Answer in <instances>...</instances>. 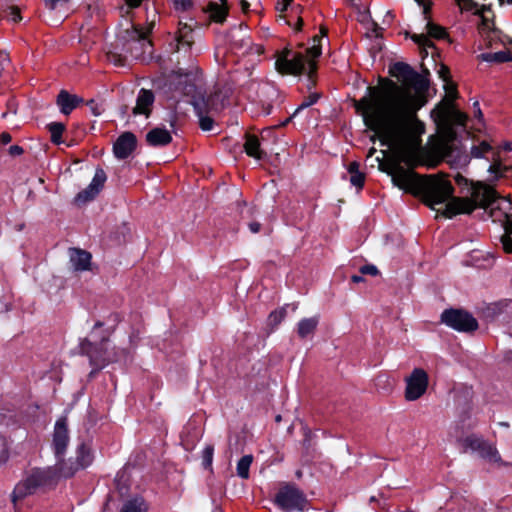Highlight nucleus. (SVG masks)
<instances>
[{
    "mask_svg": "<svg viewBox=\"0 0 512 512\" xmlns=\"http://www.w3.org/2000/svg\"><path fill=\"white\" fill-rule=\"evenodd\" d=\"M390 74L403 85L386 80L379 86L368 87L367 94L355 102V108L363 117L365 126L374 132L371 140L377 138L382 146L395 151L402 162L413 166L420 137L425 131L424 124L417 117L424 100L406 87L423 93L428 90L429 81L403 62L395 63Z\"/></svg>",
    "mask_w": 512,
    "mask_h": 512,
    "instance_id": "obj_1",
    "label": "nucleus"
},
{
    "mask_svg": "<svg viewBox=\"0 0 512 512\" xmlns=\"http://www.w3.org/2000/svg\"><path fill=\"white\" fill-rule=\"evenodd\" d=\"M389 174L394 185L415 195H421L424 202L435 209V205L445 203L452 197L454 188L444 174L428 175L420 178L412 169L394 163Z\"/></svg>",
    "mask_w": 512,
    "mask_h": 512,
    "instance_id": "obj_2",
    "label": "nucleus"
},
{
    "mask_svg": "<svg viewBox=\"0 0 512 512\" xmlns=\"http://www.w3.org/2000/svg\"><path fill=\"white\" fill-rule=\"evenodd\" d=\"M200 74L198 69L185 72L182 69L173 71L167 79L169 91L179 96H187L191 98V104L199 119V126L203 131H210L213 128L214 120L210 114L215 110L213 105V97L207 98L201 96L196 97L199 89Z\"/></svg>",
    "mask_w": 512,
    "mask_h": 512,
    "instance_id": "obj_3",
    "label": "nucleus"
},
{
    "mask_svg": "<svg viewBox=\"0 0 512 512\" xmlns=\"http://www.w3.org/2000/svg\"><path fill=\"white\" fill-rule=\"evenodd\" d=\"M327 32V28L321 26L320 34L312 38V45L305 50V53L292 52L290 50L283 51L275 62L277 71L281 74L292 75L306 73L308 75V81L311 85H314L313 77L317 70L316 59L320 57L322 53L321 41L327 36Z\"/></svg>",
    "mask_w": 512,
    "mask_h": 512,
    "instance_id": "obj_4",
    "label": "nucleus"
},
{
    "mask_svg": "<svg viewBox=\"0 0 512 512\" xmlns=\"http://www.w3.org/2000/svg\"><path fill=\"white\" fill-rule=\"evenodd\" d=\"M479 207H500L496 191L489 185L478 183L472 187L471 198H451L445 205L444 215L448 218L460 213H471Z\"/></svg>",
    "mask_w": 512,
    "mask_h": 512,
    "instance_id": "obj_5",
    "label": "nucleus"
},
{
    "mask_svg": "<svg viewBox=\"0 0 512 512\" xmlns=\"http://www.w3.org/2000/svg\"><path fill=\"white\" fill-rule=\"evenodd\" d=\"M45 473L42 468H35L25 479L16 484L12 492V502L15 508H17L18 501L34 494L38 488L50 486Z\"/></svg>",
    "mask_w": 512,
    "mask_h": 512,
    "instance_id": "obj_6",
    "label": "nucleus"
},
{
    "mask_svg": "<svg viewBox=\"0 0 512 512\" xmlns=\"http://www.w3.org/2000/svg\"><path fill=\"white\" fill-rule=\"evenodd\" d=\"M441 322L458 332H473L478 328V322L467 311L461 309H446L441 313Z\"/></svg>",
    "mask_w": 512,
    "mask_h": 512,
    "instance_id": "obj_7",
    "label": "nucleus"
},
{
    "mask_svg": "<svg viewBox=\"0 0 512 512\" xmlns=\"http://www.w3.org/2000/svg\"><path fill=\"white\" fill-rule=\"evenodd\" d=\"M275 503L285 512L303 510L307 504L305 494L295 485H285L275 495Z\"/></svg>",
    "mask_w": 512,
    "mask_h": 512,
    "instance_id": "obj_8",
    "label": "nucleus"
},
{
    "mask_svg": "<svg viewBox=\"0 0 512 512\" xmlns=\"http://www.w3.org/2000/svg\"><path fill=\"white\" fill-rule=\"evenodd\" d=\"M42 470L43 472H47L45 475L47 476V481L51 486L56 484L61 478L67 479L73 477L81 469L73 458L64 459V457H60L56 458L55 465L42 468Z\"/></svg>",
    "mask_w": 512,
    "mask_h": 512,
    "instance_id": "obj_9",
    "label": "nucleus"
},
{
    "mask_svg": "<svg viewBox=\"0 0 512 512\" xmlns=\"http://www.w3.org/2000/svg\"><path fill=\"white\" fill-rule=\"evenodd\" d=\"M405 382V399L408 401H415L426 392L429 383V377L424 369L415 368L405 379Z\"/></svg>",
    "mask_w": 512,
    "mask_h": 512,
    "instance_id": "obj_10",
    "label": "nucleus"
},
{
    "mask_svg": "<svg viewBox=\"0 0 512 512\" xmlns=\"http://www.w3.org/2000/svg\"><path fill=\"white\" fill-rule=\"evenodd\" d=\"M493 25V22L486 15H483V20L479 25V32L485 46L487 48H494L498 44L504 46L512 44V38L495 29Z\"/></svg>",
    "mask_w": 512,
    "mask_h": 512,
    "instance_id": "obj_11",
    "label": "nucleus"
},
{
    "mask_svg": "<svg viewBox=\"0 0 512 512\" xmlns=\"http://www.w3.org/2000/svg\"><path fill=\"white\" fill-rule=\"evenodd\" d=\"M70 441L67 417L57 419L52 435V450L55 458L64 457Z\"/></svg>",
    "mask_w": 512,
    "mask_h": 512,
    "instance_id": "obj_12",
    "label": "nucleus"
},
{
    "mask_svg": "<svg viewBox=\"0 0 512 512\" xmlns=\"http://www.w3.org/2000/svg\"><path fill=\"white\" fill-rule=\"evenodd\" d=\"M427 34H413L411 36V39L419 45V47L422 49V57H426L428 55L427 48L434 47L433 42L430 40V38L435 39H444L447 36L446 31L443 27L428 21L426 25Z\"/></svg>",
    "mask_w": 512,
    "mask_h": 512,
    "instance_id": "obj_13",
    "label": "nucleus"
},
{
    "mask_svg": "<svg viewBox=\"0 0 512 512\" xmlns=\"http://www.w3.org/2000/svg\"><path fill=\"white\" fill-rule=\"evenodd\" d=\"M446 159L447 162L455 168H463L466 167L470 162V156L466 152H462L457 148H454L449 143H446L441 146V155L440 157L429 164V166L434 167L442 160Z\"/></svg>",
    "mask_w": 512,
    "mask_h": 512,
    "instance_id": "obj_14",
    "label": "nucleus"
},
{
    "mask_svg": "<svg viewBox=\"0 0 512 512\" xmlns=\"http://www.w3.org/2000/svg\"><path fill=\"white\" fill-rule=\"evenodd\" d=\"M106 179L107 176L105 171L102 168H97L94 177L88 187L80 191L75 196V202L77 204H82L93 200L103 188Z\"/></svg>",
    "mask_w": 512,
    "mask_h": 512,
    "instance_id": "obj_15",
    "label": "nucleus"
},
{
    "mask_svg": "<svg viewBox=\"0 0 512 512\" xmlns=\"http://www.w3.org/2000/svg\"><path fill=\"white\" fill-rule=\"evenodd\" d=\"M81 349L83 353L89 357L90 364L96 370L104 368L112 361L109 357L106 356V351L102 345H97L86 340L82 343Z\"/></svg>",
    "mask_w": 512,
    "mask_h": 512,
    "instance_id": "obj_16",
    "label": "nucleus"
},
{
    "mask_svg": "<svg viewBox=\"0 0 512 512\" xmlns=\"http://www.w3.org/2000/svg\"><path fill=\"white\" fill-rule=\"evenodd\" d=\"M136 146V136L132 132H124L115 141L113 152L116 158L126 159L134 152Z\"/></svg>",
    "mask_w": 512,
    "mask_h": 512,
    "instance_id": "obj_17",
    "label": "nucleus"
},
{
    "mask_svg": "<svg viewBox=\"0 0 512 512\" xmlns=\"http://www.w3.org/2000/svg\"><path fill=\"white\" fill-rule=\"evenodd\" d=\"M154 101L155 96L151 90L145 88L140 89L136 98V105L132 109V114L134 116L143 115L148 118L151 114Z\"/></svg>",
    "mask_w": 512,
    "mask_h": 512,
    "instance_id": "obj_18",
    "label": "nucleus"
},
{
    "mask_svg": "<svg viewBox=\"0 0 512 512\" xmlns=\"http://www.w3.org/2000/svg\"><path fill=\"white\" fill-rule=\"evenodd\" d=\"M83 102V98L76 94H71L67 90H61L56 98L60 112L64 115H69L75 108Z\"/></svg>",
    "mask_w": 512,
    "mask_h": 512,
    "instance_id": "obj_19",
    "label": "nucleus"
},
{
    "mask_svg": "<svg viewBox=\"0 0 512 512\" xmlns=\"http://www.w3.org/2000/svg\"><path fill=\"white\" fill-rule=\"evenodd\" d=\"M146 142L152 147L166 146L172 142V136L167 129L156 127L146 134Z\"/></svg>",
    "mask_w": 512,
    "mask_h": 512,
    "instance_id": "obj_20",
    "label": "nucleus"
},
{
    "mask_svg": "<svg viewBox=\"0 0 512 512\" xmlns=\"http://www.w3.org/2000/svg\"><path fill=\"white\" fill-rule=\"evenodd\" d=\"M91 254L85 250L74 248L70 254V262L76 271L90 270Z\"/></svg>",
    "mask_w": 512,
    "mask_h": 512,
    "instance_id": "obj_21",
    "label": "nucleus"
},
{
    "mask_svg": "<svg viewBox=\"0 0 512 512\" xmlns=\"http://www.w3.org/2000/svg\"><path fill=\"white\" fill-rule=\"evenodd\" d=\"M504 204V235L501 237V242L503 245V249L506 253H512V217L508 215L506 212L507 209H510V202L503 201Z\"/></svg>",
    "mask_w": 512,
    "mask_h": 512,
    "instance_id": "obj_22",
    "label": "nucleus"
},
{
    "mask_svg": "<svg viewBox=\"0 0 512 512\" xmlns=\"http://www.w3.org/2000/svg\"><path fill=\"white\" fill-rule=\"evenodd\" d=\"M439 117L443 122L450 125L464 126L466 122V115L460 111L452 109V107H444L439 110Z\"/></svg>",
    "mask_w": 512,
    "mask_h": 512,
    "instance_id": "obj_23",
    "label": "nucleus"
},
{
    "mask_svg": "<svg viewBox=\"0 0 512 512\" xmlns=\"http://www.w3.org/2000/svg\"><path fill=\"white\" fill-rule=\"evenodd\" d=\"M319 323V318L317 316L311 318H303L297 324V333L301 339H305L308 336L312 335Z\"/></svg>",
    "mask_w": 512,
    "mask_h": 512,
    "instance_id": "obj_24",
    "label": "nucleus"
},
{
    "mask_svg": "<svg viewBox=\"0 0 512 512\" xmlns=\"http://www.w3.org/2000/svg\"><path fill=\"white\" fill-rule=\"evenodd\" d=\"M76 458L74 459L77 462V465L80 469H85L90 466L93 462V454L88 445L85 443H81L77 447Z\"/></svg>",
    "mask_w": 512,
    "mask_h": 512,
    "instance_id": "obj_25",
    "label": "nucleus"
},
{
    "mask_svg": "<svg viewBox=\"0 0 512 512\" xmlns=\"http://www.w3.org/2000/svg\"><path fill=\"white\" fill-rule=\"evenodd\" d=\"M244 150L246 154L255 159H262L264 153L260 148V141L255 135H246Z\"/></svg>",
    "mask_w": 512,
    "mask_h": 512,
    "instance_id": "obj_26",
    "label": "nucleus"
},
{
    "mask_svg": "<svg viewBox=\"0 0 512 512\" xmlns=\"http://www.w3.org/2000/svg\"><path fill=\"white\" fill-rule=\"evenodd\" d=\"M148 504L142 496H135L125 501L119 512H147Z\"/></svg>",
    "mask_w": 512,
    "mask_h": 512,
    "instance_id": "obj_27",
    "label": "nucleus"
},
{
    "mask_svg": "<svg viewBox=\"0 0 512 512\" xmlns=\"http://www.w3.org/2000/svg\"><path fill=\"white\" fill-rule=\"evenodd\" d=\"M478 59L489 63H505L512 61V53L508 50L482 53L478 56Z\"/></svg>",
    "mask_w": 512,
    "mask_h": 512,
    "instance_id": "obj_28",
    "label": "nucleus"
},
{
    "mask_svg": "<svg viewBox=\"0 0 512 512\" xmlns=\"http://www.w3.org/2000/svg\"><path fill=\"white\" fill-rule=\"evenodd\" d=\"M359 163L356 161L351 162L348 165V173L350 174V183L355 186L358 190H361L364 186L365 175L359 170Z\"/></svg>",
    "mask_w": 512,
    "mask_h": 512,
    "instance_id": "obj_29",
    "label": "nucleus"
},
{
    "mask_svg": "<svg viewBox=\"0 0 512 512\" xmlns=\"http://www.w3.org/2000/svg\"><path fill=\"white\" fill-rule=\"evenodd\" d=\"M458 6L462 11L472 12L475 15H479L481 17V21L483 20V15H486V12H490V9L483 5L481 8L478 7V4L473 0H455Z\"/></svg>",
    "mask_w": 512,
    "mask_h": 512,
    "instance_id": "obj_30",
    "label": "nucleus"
},
{
    "mask_svg": "<svg viewBox=\"0 0 512 512\" xmlns=\"http://www.w3.org/2000/svg\"><path fill=\"white\" fill-rule=\"evenodd\" d=\"M489 154H493V150L491 145L487 141H482L478 145H473L470 149V159L471 158H484Z\"/></svg>",
    "mask_w": 512,
    "mask_h": 512,
    "instance_id": "obj_31",
    "label": "nucleus"
},
{
    "mask_svg": "<svg viewBox=\"0 0 512 512\" xmlns=\"http://www.w3.org/2000/svg\"><path fill=\"white\" fill-rule=\"evenodd\" d=\"M253 461L252 455H244L237 463V475L242 479L249 478V469Z\"/></svg>",
    "mask_w": 512,
    "mask_h": 512,
    "instance_id": "obj_32",
    "label": "nucleus"
},
{
    "mask_svg": "<svg viewBox=\"0 0 512 512\" xmlns=\"http://www.w3.org/2000/svg\"><path fill=\"white\" fill-rule=\"evenodd\" d=\"M47 127L51 135V142L54 144L62 143V134L65 130V125L60 122H52L48 124Z\"/></svg>",
    "mask_w": 512,
    "mask_h": 512,
    "instance_id": "obj_33",
    "label": "nucleus"
},
{
    "mask_svg": "<svg viewBox=\"0 0 512 512\" xmlns=\"http://www.w3.org/2000/svg\"><path fill=\"white\" fill-rule=\"evenodd\" d=\"M481 457L488 459L489 461L499 463L501 456L495 446L487 444L479 451Z\"/></svg>",
    "mask_w": 512,
    "mask_h": 512,
    "instance_id": "obj_34",
    "label": "nucleus"
},
{
    "mask_svg": "<svg viewBox=\"0 0 512 512\" xmlns=\"http://www.w3.org/2000/svg\"><path fill=\"white\" fill-rule=\"evenodd\" d=\"M210 10L212 12L213 19L216 22H222L227 16L228 10L226 5H218L216 3L210 4Z\"/></svg>",
    "mask_w": 512,
    "mask_h": 512,
    "instance_id": "obj_35",
    "label": "nucleus"
},
{
    "mask_svg": "<svg viewBox=\"0 0 512 512\" xmlns=\"http://www.w3.org/2000/svg\"><path fill=\"white\" fill-rule=\"evenodd\" d=\"M465 444L471 450L479 452L487 444V441L480 437L470 436L465 439Z\"/></svg>",
    "mask_w": 512,
    "mask_h": 512,
    "instance_id": "obj_36",
    "label": "nucleus"
},
{
    "mask_svg": "<svg viewBox=\"0 0 512 512\" xmlns=\"http://www.w3.org/2000/svg\"><path fill=\"white\" fill-rule=\"evenodd\" d=\"M214 447L206 445L202 450V463L205 468H210L213 462Z\"/></svg>",
    "mask_w": 512,
    "mask_h": 512,
    "instance_id": "obj_37",
    "label": "nucleus"
},
{
    "mask_svg": "<svg viewBox=\"0 0 512 512\" xmlns=\"http://www.w3.org/2000/svg\"><path fill=\"white\" fill-rule=\"evenodd\" d=\"M447 98V107H450L452 102L457 98L458 92L454 83L447 82L444 86Z\"/></svg>",
    "mask_w": 512,
    "mask_h": 512,
    "instance_id": "obj_38",
    "label": "nucleus"
},
{
    "mask_svg": "<svg viewBox=\"0 0 512 512\" xmlns=\"http://www.w3.org/2000/svg\"><path fill=\"white\" fill-rule=\"evenodd\" d=\"M285 309L274 310L269 314V322L273 326L279 325L285 318Z\"/></svg>",
    "mask_w": 512,
    "mask_h": 512,
    "instance_id": "obj_39",
    "label": "nucleus"
},
{
    "mask_svg": "<svg viewBox=\"0 0 512 512\" xmlns=\"http://www.w3.org/2000/svg\"><path fill=\"white\" fill-rule=\"evenodd\" d=\"M319 99V94L312 93L310 94L295 110L294 114H297L300 110L310 107L315 104Z\"/></svg>",
    "mask_w": 512,
    "mask_h": 512,
    "instance_id": "obj_40",
    "label": "nucleus"
},
{
    "mask_svg": "<svg viewBox=\"0 0 512 512\" xmlns=\"http://www.w3.org/2000/svg\"><path fill=\"white\" fill-rule=\"evenodd\" d=\"M507 170L506 166H503L500 162H493L488 171L494 175L495 178H499L504 175V172Z\"/></svg>",
    "mask_w": 512,
    "mask_h": 512,
    "instance_id": "obj_41",
    "label": "nucleus"
},
{
    "mask_svg": "<svg viewBox=\"0 0 512 512\" xmlns=\"http://www.w3.org/2000/svg\"><path fill=\"white\" fill-rule=\"evenodd\" d=\"M87 106L89 107L91 113L95 116H99L104 112L103 106L94 100L88 101Z\"/></svg>",
    "mask_w": 512,
    "mask_h": 512,
    "instance_id": "obj_42",
    "label": "nucleus"
},
{
    "mask_svg": "<svg viewBox=\"0 0 512 512\" xmlns=\"http://www.w3.org/2000/svg\"><path fill=\"white\" fill-rule=\"evenodd\" d=\"M360 273L364 275L376 276L379 274V270L375 265L367 264L360 268Z\"/></svg>",
    "mask_w": 512,
    "mask_h": 512,
    "instance_id": "obj_43",
    "label": "nucleus"
},
{
    "mask_svg": "<svg viewBox=\"0 0 512 512\" xmlns=\"http://www.w3.org/2000/svg\"><path fill=\"white\" fill-rule=\"evenodd\" d=\"M292 1L293 0H278L276 4V10L279 12L286 11Z\"/></svg>",
    "mask_w": 512,
    "mask_h": 512,
    "instance_id": "obj_44",
    "label": "nucleus"
},
{
    "mask_svg": "<svg viewBox=\"0 0 512 512\" xmlns=\"http://www.w3.org/2000/svg\"><path fill=\"white\" fill-rule=\"evenodd\" d=\"M8 152L11 156L15 157V156H20L23 154L24 150L21 146L19 145H12L9 147L8 149Z\"/></svg>",
    "mask_w": 512,
    "mask_h": 512,
    "instance_id": "obj_45",
    "label": "nucleus"
},
{
    "mask_svg": "<svg viewBox=\"0 0 512 512\" xmlns=\"http://www.w3.org/2000/svg\"><path fill=\"white\" fill-rule=\"evenodd\" d=\"M11 140H12V137H11V135L8 132H2L0 134V142L3 145H6V144L10 143Z\"/></svg>",
    "mask_w": 512,
    "mask_h": 512,
    "instance_id": "obj_46",
    "label": "nucleus"
},
{
    "mask_svg": "<svg viewBox=\"0 0 512 512\" xmlns=\"http://www.w3.org/2000/svg\"><path fill=\"white\" fill-rule=\"evenodd\" d=\"M176 5H181L183 10L189 9L192 6L191 0H176Z\"/></svg>",
    "mask_w": 512,
    "mask_h": 512,
    "instance_id": "obj_47",
    "label": "nucleus"
},
{
    "mask_svg": "<svg viewBox=\"0 0 512 512\" xmlns=\"http://www.w3.org/2000/svg\"><path fill=\"white\" fill-rule=\"evenodd\" d=\"M439 74L441 76V78L447 83L449 82L448 81V78H449V70L447 67L445 66H442L440 71H439Z\"/></svg>",
    "mask_w": 512,
    "mask_h": 512,
    "instance_id": "obj_48",
    "label": "nucleus"
},
{
    "mask_svg": "<svg viewBox=\"0 0 512 512\" xmlns=\"http://www.w3.org/2000/svg\"><path fill=\"white\" fill-rule=\"evenodd\" d=\"M143 0H125L126 4L130 7V8H137L141 5Z\"/></svg>",
    "mask_w": 512,
    "mask_h": 512,
    "instance_id": "obj_49",
    "label": "nucleus"
},
{
    "mask_svg": "<svg viewBox=\"0 0 512 512\" xmlns=\"http://www.w3.org/2000/svg\"><path fill=\"white\" fill-rule=\"evenodd\" d=\"M261 225L258 222H251L249 224V229L252 233H258L260 231Z\"/></svg>",
    "mask_w": 512,
    "mask_h": 512,
    "instance_id": "obj_50",
    "label": "nucleus"
},
{
    "mask_svg": "<svg viewBox=\"0 0 512 512\" xmlns=\"http://www.w3.org/2000/svg\"><path fill=\"white\" fill-rule=\"evenodd\" d=\"M60 0H44L45 2V5L49 8V9H55L57 3L59 2Z\"/></svg>",
    "mask_w": 512,
    "mask_h": 512,
    "instance_id": "obj_51",
    "label": "nucleus"
},
{
    "mask_svg": "<svg viewBox=\"0 0 512 512\" xmlns=\"http://www.w3.org/2000/svg\"><path fill=\"white\" fill-rule=\"evenodd\" d=\"M21 19L20 13L17 8L12 9V20L17 22Z\"/></svg>",
    "mask_w": 512,
    "mask_h": 512,
    "instance_id": "obj_52",
    "label": "nucleus"
},
{
    "mask_svg": "<svg viewBox=\"0 0 512 512\" xmlns=\"http://www.w3.org/2000/svg\"><path fill=\"white\" fill-rule=\"evenodd\" d=\"M134 33L136 34L137 39H145L146 37V34L136 27L134 28Z\"/></svg>",
    "mask_w": 512,
    "mask_h": 512,
    "instance_id": "obj_53",
    "label": "nucleus"
},
{
    "mask_svg": "<svg viewBox=\"0 0 512 512\" xmlns=\"http://www.w3.org/2000/svg\"><path fill=\"white\" fill-rule=\"evenodd\" d=\"M473 106H474V109H475L476 116L478 118H481L482 117V112L480 110L479 103L476 101V102H474Z\"/></svg>",
    "mask_w": 512,
    "mask_h": 512,
    "instance_id": "obj_54",
    "label": "nucleus"
},
{
    "mask_svg": "<svg viewBox=\"0 0 512 512\" xmlns=\"http://www.w3.org/2000/svg\"><path fill=\"white\" fill-rule=\"evenodd\" d=\"M249 7H250V5L246 0H241V9L243 12H245V13L248 12Z\"/></svg>",
    "mask_w": 512,
    "mask_h": 512,
    "instance_id": "obj_55",
    "label": "nucleus"
},
{
    "mask_svg": "<svg viewBox=\"0 0 512 512\" xmlns=\"http://www.w3.org/2000/svg\"><path fill=\"white\" fill-rule=\"evenodd\" d=\"M364 280V278L361 275H352L351 281L354 283H360Z\"/></svg>",
    "mask_w": 512,
    "mask_h": 512,
    "instance_id": "obj_56",
    "label": "nucleus"
},
{
    "mask_svg": "<svg viewBox=\"0 0 512 512\" xmlns=\"http://www.w3.org/2000/svg\"><path fill=\"white\" fill-rule=\"evenodd\" d=\"M104 326V323L101 322V321H97L95 324H94V329H98V328H101Z\"/></svg>",
    "mask_w": 512,
    "mask_h": 512,
    "instance_id": "obj_57",
    "label": "nucleus"
},
{
    "mask_svg": "<svg viewBox=\"0 0 512 512\" xmlns=\"http://www.w3.org/2000/svg\"><path fill=\"white\" fill-rule=\"evenodd\" d=\"M295 115H296V114H294V113H293L289 118H287L286 120H284V122H283L281 125H282V126L287 125Z\"/></svg>",
    "mask_w": 512,
    "mask_h": 512,
    "instance_id": "obj_58",
    "label": "nucleus"
},
{
    "mask_svg": "<svg viewBox=\"0 0 512 512\" xmlns=\"http://www.w3.org/2000/svg\"><path fill=\"white\" fill-rule=\"evenodd\" d=\"M448 138L453 139L455 137V133L452 131L451 128L448 129Z\"/></svg>",
    "mask_w": 512,
    "mask_h": 512,
    "instance_id": "obj_59",
    "label": "nucleus"
},
{
    "mask_svg": "<svg viewBox=\"0 0 512 512\" xmlns=\"http://www.w3.org/2000/svg\"><path fill=\"white\" fill-rule=\"evenodd\" d=\"M455 180L457 183H461L464 180V177L460 174H457V176L455 177Z\"/></svg>",
    "mask_w": 512,
    "mask_h": 512,
    "instance_id": "obj_60",
    "label": "nucleus"
},
{
    "mask_svg": "<svg viewBox=\"0 0 512 512\" xmlns=\"http://www.w3.org/2000/svg\"><path fill=\"white\" fill-rule=\"evenodd\" d=\"M504 150L511 151L512 150V144L511 143H505L504 144Z\"/></svg>",
    "mask_w": 512,
    "mask_h": 512,
    "instance_id": "obj_61",
    "label": "nucleus"
},
{
    "mask_svg": "<svg viewBox=\"0 0 512 512\" xmlns=\"http://www.w3.org/2000/svg\"><path fill=\"white\" fill-rule=\"evenodd\" d=\"M376 152V149L374 147L370 148L369 151H368V157H371L374 155V153Z\"/></svg>",
    "mask_w": 512,
    "mask_h": 512,
    "instance_id": "obj_62",
    "label": "nucleus"
},
{
    "mask_svg": "<svg viewBox=\"0 0 512 512\" xmlns=\"http://www.w3.org/2000/svg\"><path fill=\"white\" fill-rule=\"evenodd\" d=\"M428 12H429V6L425 5L424 8H423V14L425 15V18H427Z\"/></svg>",
    "mask_w": 512,
    "mask_h": 512,
    "instance_id": "obj_63",
    "label": "nucleus"
},
{
    "mask_svg": "<svg viewBox=\"0 0 512 512\" xmlns=\"http://www.w3.org/2000/svg\"><path fill=\"white\" fill-rule=\"evenodd\" d=\"M499 2H500L501 4H503V3H507V4L512 5V0H499Z\"/></svg>",
    "mask_w": 512,
    "mask_h": 512,
    "instance_id": "obj_64",
    "label": "nucleus"
}]
</instances>
